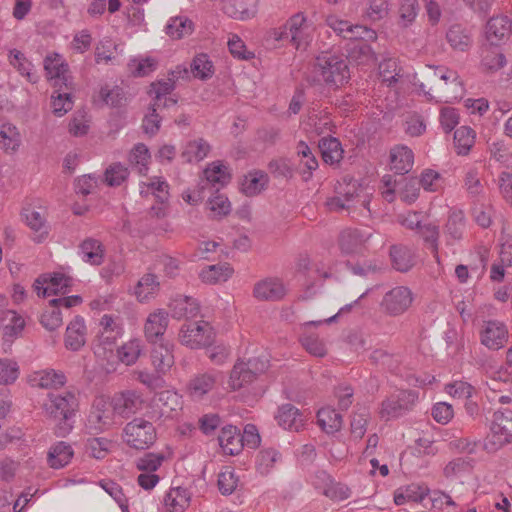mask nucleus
I'll return each mask as SVG.
<instances>
[{
    "label": "nucleus",
    "mask_w": 512,
    "mask_h": 512,
    "mask_svg": "<svg viewBox=\"0 0 512 512\" xmlns=\"http://www.w3.org/2000/svg\"><path fill=\"white\" fill-rule=\"evenodd\" d=\"M79 402L74 392H49L42 404L45 416L57 422L54 433L57 437H65L73 429V421Z\"/></svg>",
    "instance_id": "f257e3e1"
},
{
    "label": "nucleus",
    "mask_w": 512,
    "mask_h": 512,
    "mask_svg": "<svg viewBox=\"0 0 512 512\" xmlns=\"http://www.w3.org/2000/svg\"><path fill=\"white\" fill-rule=\"evenodd\" d=\"M313 73L318 82L329 87H340L350 79L347 61L335 54L323 53L316 57Z\"/></svg>",
    "instance_id": "f03ea898"
},
{
    "label": "nucleus",
    "mask_w": 512,
    "mask_h": 512,
    "mask_svg": "<svg viewBox=\"0 0 512 512\" xmlns=\"http://www.w3.org/2000/svg\"><path fill=\"white\" fill-rule=\"evenodd\" d=\"M157 439L156 428L152 422L136 417L128 422L122 430V440L136 450L149 449Z\"/></svg>",
    "instance_id": "7ed1b4c3"
},
{
    "label": "nucleus",
    "mask_w": 512,
    "mask_h": 512,
    "mask_svg": "<svg viewBox=\"0 0 512 512\" xmlns=\"http://www.w3.org/2000/svg\"><path fill=\"white\" fill-rule=\"evenodd\" d=\"M310 27L306 16L302 12L292 15L284 25L270 31V37L275 41H289L296 48L309 41Z\"/></svg>",
    "instance_id": "20e7f679"
},
{
    "label": "nucleus",
    "mask_w": 512,
    "mask_h": 512,
    "mask_svg": "<svg viewBox=\"0 0 512 512\" xmlns=\"http://www.w3.org/2000/svg\"><path fill=\"white\" fill-rule=\"evenodd\" d=\"M491 437L483 442V449L487 452H495L504 444L512 440V409H499L494 412L490 425Z\"/></svg>",
    "instance_id": "39448f33"
},
{
    "label": "nucleus",
    "mask_w": 512,
    "mask_h": 512,
    "mask_svg": "<svg viewBox=\"0 0 512 512\" xmlns=\"http://www.w3.org/2000/svg\"><path fill=\"white\" fill-rule=\"evenodd\" d=\"M215 337L214 328L204 320L183 324L178 334L180 343L191 349L210 347Z\"/></svg>",
    "instance_id": "423d86ee"
},
{
    "label": "nucleus",
    "mask_w": 512,
    "mask_h": 512,
    "mask_svg": "<svg viewBox=\"0 0 512 512\" xmlns=\"http://www.w3.org/2000/svg\"><path fill=\"white\" fill-rule=\"evenodd\" d=\"M417 400V391L400 390L381 402L379 416L384 421L402 417L413 409Z\"/></svg>",
    "instance_id": "0eeeda50"
},
{
    "label": "nucleus",
    "mask_w": 512,
    "mask_h": 512,
    "mask_svg": "<svg viewBox=\"0 0 512 512\" xmlns=\"http://www.w3.org/2000/svg\"><path fill=\"white\" fill-rule=\"evenodd\" d=\"M267 368L268 360L262 357L249 358L246 362L238 361L231 371L229 384L233 390H238L252 383Z\"/></svg>",
    "instance_id": "6e6552de"
},
{
    "label": "nucleus",
    "mask_w": 512,
    "mask_h": 512,
    "mask_svg": "<svg viewBox=\"0 0 512 512\" xmlns=\"http://www.w3.org/2000/svg\"><path fill=\"white\" fill-rule=\"evenodd\" d=\"M82 297L79 295L53 298L44 309L40 317L41 325L48 331H54L62 325L61 307L71 308L81 304Z\"/></svg>",
    "instance_id": "1a4fd4ad"
},
{
    "label": "nucleus",
    "mask_w": 512,
    "mask_h": 512,
    "mask_svg": "<svg viewBox=\"0 0 512 512\" xmlns=\"http://www.w3.org/2000/svg\"><path fill=\"white\" fill-rule=\"evenodd\" d=\"M115 415L117 414L111 404L98 401L87 418L86 428L89 434L97 435L112 428L116 424Z\"/></svg>",
    "instance_id": "9d476101"
},
{
    "label": "nucleus",
    "mask_w": 512,
    "mask_h": 512,
    "mask_svg": "<svg viewBox=\"0 0 512 512\" xmlns=\"http://www.w3.org/2000/svg\"><path fill=\"white\" fill-rule=\"evenodd\" d=\"M336 196L327 201L330 210L340 211L350 209L358 195L357 181L351 177L345 176L336 186Z\"/></svg>",
    "instance_id": "9b49d317"
},
{
    "label": "nucleus",
    "mask_w": 512,
    "mask_h": 512,
    "mask_svg": "<svg viewBox=\"0 0 512 512\" xmlns=\"http://www.w3.org/2000/svg\"><path fill=\"white\" fill-rule=\"evenodd\" d=\"M169 324V313L164 309H157L150 313L144 323V336L150 344L164 341V335Z\"/></svg>",
    "instance_id": "f8f14e48"
},
{
    "label": "nucleus",
    "mask_w": 512,
    "mask_h": 512,
    "mask_svg": "<svg viewBox=\"0 0 512 512\" xmlns=\"http://www.w3.org/2000/svg\"><path fill=\"white\" fill-rule=\"evenodd\" d=\"M144 400L140 393L135 390H126L116 394L111 400L114 412L122 418H129L131 415L142 409Z\"/></svg>",
    "instance_id": "ddd939ff"
},
{
    "label": "nucleus",
    "mask_w": 512,
    "mask_h": 512,
    "mask_svg": "<svg viewBox=\"0 0 512 512\" xmlns=\"http://www.w3.org/2000/svg\"><path fill=\"white\" fill-rule=\"evenodd\" d=\"M430 73L429 78L435 84L436 92H442L447 95L450 91L444 86L450 85L455 93H459V97L462 96L463 85L456 71L440 66L435 69L430 68ZM454 98H458V96L456 95Z\"/></svg>",
    "instance_id": "4468645a"
},
{
    "label": "nucleus",
    "mask_w": 512,
    "mask_h": 512,
    "mask_svg": "<svg viewBox=\"0 0 512 512\" xmlns=\"http://www.w3.org/2000/svg\"><path fill=\"white\" fill-rule=\"evenodd\" d=\"M327 25L339 36L348 40L364 39L365 37H375V32L362 25H352L346 20L338 19L335 16H329L326 20Z\"/></svg>",
    "instance_id": "2eb2a0df"
},
{
    "label": "nucleus",
    "mask_w": 512,
    "mask_h": 512,
    "mask_svg": "<svg viewBox=\"0 0 512 512\" xmlns=\"http://www.w3.org/2000/svg\"><path fill=\"white\" fill-rule=\"evenodd\" d=\"M44 69L47 78L53 81V86L58 88L65 87L66 90L71 89V79L67 75L68 65L64 63L59 55L47 56L44 60Z\"/></svg>",
    "instance_id": "dca6fc26"
},
{
    "label": "nucleus",
    "mask_w": 512,
    "mask_h": 512,
    "mask_svg": "<svg viewBox=\"0 0 512 512\" xmlns=\"http://www.w3.org/2000/svg\"><path fill=\"white\" fill-rule=\"evenodd\" d=\"M508 339V331L504 323L497 320L484 322L481 331V343L491 350H498L504 346Z\"/></svg>",
    "instance_id": "f3484780"
},
{
    "label": "nucleus",
    "mask_w": 512,
    "mask_h": 512,
    "mask_svg": "<svg viewBox=\"0 0 512 512\" xmlns=\"http://www.w3.org/2000/svg\"><path fill=\"white\" fill-rule=\"evenodd\" d=\"M413 301L411 290H388L381 302L382 308L390 315L405 312Z\"/></svg>",
    "instance_id": "a211bd4d"
},
{
    "label": "nucleus",
    "mask_w": 512,
    "mask_h": 512,
    "mask_svg": "<svg viewBox=\"0 0 512 512\" xmlns=\"http://www.w3.org/2000/svg\"><path fill=\"white\" fill-rule=\"evenodd\" d=\"M512 34V21L505 15L490 18L486 24V38L491 45L497 46Z\"/></svg>",
    "instance_id": "6ab92c4d"
},
{
    "label": "nucleus",
    "mask_w": 512,
    "mask_h": 512,
    "mask_svg": "<svg viewBox=\"0 0 512 512\" xmlns=\"http://www.w3.org/2000/svg\"><path fill=\"white\" fill-rule=\"evenodd\" d=\"M170 315L174 319L193 318L196 317L200 311L198 301L190 296L178 294L168 303Z\"/></svg>",
    "instance_id": "aec40b11"
},
{
    "label": "nucleus",
    "mask_w": 512,
    "mask_h": 512,
    "mask_svg": "<svg viewBox=\"0 0 512 512\" xmlns=\"http://www.w3.org/2000/svg\"><path fill=\"white\" fill-rule=\"evenodd\" d=\"M86 325L84 318L75 316L66 328L65 347L72 351L80 350L86 343Z\"/></svg>",
    "instance_id": "412c9836"
},
{
    "label": "nucleus",
    "mask_w": 512,
    "mask_h": 512,
    "mask_svg": "<svg viewBox=\"0 0 512 512\" xmlns=\"http://www.w3.org/2000/svg\"><path fill=\"white\" fill-rule=\"evenodd\" d=\"M414 163L413 151L407 146H395L390 151V169L396 174L404 175L408 173Z\"/></svg>",
    "instance_id": "4be33fe9"
},
{
    "label": "nucleus",
    "mask_w": 512,
    "mask_h": 512,
    "mask_svg": "<svg viewBox=\"0 0 512 512\" xmlns=\"http://www.w3.org/2000/svg\"><path fill=\"white\" fill-rule=\"evenodd\" d=\"M31 386L41 389H57L66 383V376L61 371L46 369L35 372L29 379Z\"/></svg>",
    "instance_id": "5701e85b"
},
{
    "label": "nucleus",
    "mask_w": 512,
    "mask_h": 512,
    "mask_svg": "<svg viewBox=\"0 0 512 512\" xmlns=\"http://www.w3.org/2000/svg\"><path fill=\"white\" fill-rule=\"evenodd\" d=\"M218 441L223 452L227 455H237L243 449L240 429L233 425H227L221 429Z\"/></svg>",
    "instance_id": "b1692460"
},
{
    "label": "nucleus",
    "mask_w": 512,
    "mask_h": 512,
    "mask_svg": "<svg viewBox=\"0 0 512 512\" xmlns=\"http://www.w3.org/2000/svg\"><path fill=\"white\" fill-rule=\"evenodd\" d=\"M279 426L286 430L299 431L303 426L304 418L298 408L292 404H283L278 408L275 416Z\"/></svg>",
    "instance_id": "393cba45"
},
{
    "label": "nucleus",
    "mask_w": 512,
    "mask_h": 512,
    "mask_svg": "<svg viewBox=\"0 0 512 512\" xmlns=\"http://www.w3.org/2000/svg\"><path fill=\"white\" fill-rule=\"evenodd\" d=\"M210 151L211 145L204 138H197L184 145L180 157L186 163H199L207 157Z\"/></svg>",
    "instance_id": "a878e982"
},
{
    "label": "nucleus",
    "mask_w": 512,
    "mask_h": 512,
    "mask_svg": "<svg viewBox=\"0 0 512 512\" xmlns=\"http://www.w3.org/2000/svg\"><path fill=\"white\" fill-rule=\"evenodd\" d=\"M151 362L157 373L165 374L174 364L172 350L164 341L152 344Z\"/></svg>",
    "instance_id": "bb28decb"
},
{
    "label": "nucleus",
    "mask_w": 512,
    "mask_h": 512,
    "mask_svg": "<svg viewBox=\"0 0 512 512\" xmlns=\"http://www.w3.org/2000/svg\"><path fill=\"white\" fill-rule=\"evenodd\" d=\"M348 44L347 56L357 64L366 65L376 60L375 53L371 46L364 39L351 40Z\"/></svg>",
    "instance_id": "cd10ccee"
},
{
    "label": "nucleus",
    "mask_w": 512,
    "mask_h": 512,
    "mask_svg": "<svg viewBox=\"0 0 512 512\" xmlns=\"http://www.w3.org/2000/svg\"><path fill=\"white\" fill-rule=\"evenodd\" d=\"M3 339L6 342L13 341L25 327V320L13 310L2 312Z\"/></svg>",
    "instance_id": "c85d7f7f"
},
{
    "label": "nucleus",
    "mask_w": 512,
    "mask_h": 512,
    "mask_svg": "<svg viewBox=\"0 0 512 512\" xmlns=\"http://www.w3.org/2000/svg\"><path fill=\"white\" fill-rule=\"evenodd\" d=\"M390 258L392 266L400 272H407L415 264V255L413 251L404 245L391 246Z\"/></svg>",
    "instance_id": "c756f323"
},
{
    "label": "nucleus",
    "mask_w": 512,
    "mask_h": 512,
    "mask_svg": "<svg viewBox=\"0 0 512 512\" xmlns=\"http://www.w3.org/2000/svg\"><path fill=\"white\" fill-rule=\"evenodd\" d=\"M366 237L358 229H346L339 236V247L345 254L360 252Z\"/></svg>",
    "instance_id": "7c9ffc66"
},
{
    "label": "nucleus",
    "mask_w": 512,
    "mask_h": 512,
    "mask_svg": "<svg viewBox=\"0 0 512 512\" xmlns=\"http://www.w3.org/2000/svg\"><path fill=\"white\" fill-rule=\"evenodd\" d=\"M318 147L322 159L327 164H336L343 158V149L340 141L335 137H324L320 139Z\"/></svg>",
    "instance_id": "2f4dec72"
},
{
    "label": "nucleus",
    "mask_w": 512,
    "mask_h": 512,
    "mask_svg": "<svg viewBox=\"0 0 512 512\" xmlns=\"http://www.w3.org/2000/svg\"><path fill=\"white\" fill-rule=\"evenodd\" d=\"M48 284L53 287L60 288H72L77 285L76 280L73 277L62 272H54L39 275L35 279L32 288H45L44 286Z\"/></svg>",
    "instance_id": "473e14b6"
},
{
    "label": "nucleus",
    "mask_w": 512,
    "mask_h": 512,
    "mask_svg": "<svg viewBox=\"0 0 512 512\" xmlns=\"http://www.w3.org/2000/svg\"><path fill=\"white\" fill-rule=\"evenodd\" d=\"M465 230V216L461 210L452 211L445 225V234L447 236V243L454 244L463 237Z\"/></svg>",
    "instance_id": "72a5a7b5"
},
{
    "label": "nucleus",
    "mask_w": 512,
    "mask_h": 512,
    "mask_svg": "<svg viewBox=\"0 0 512 512\" xmlns=\"http://www.w3.org/2000/svg\"><path fill=\"white\" fill-rule=\"evenodd\" d=\"M73 457V449L70 444L60 441L52 446L48 452V463L54 469L67 465Z\"/></svg>",
    "instance_id": "f704fd0d"
},
{
    "label": "nucleus",
    "mask_w": 512,
    "mask_h": 512,
    "mask_svg": "<svg viewBox=\"0 0 512 512\" xmlns=\"http://www.w3.org/2000/svg\"><path fill=\"white\" fill-rule=\"evenodd\" d=\"M446 39L453 49L459 51H466L472 43L469 31L460 24H453L449 27Z\"/></svg>",
    "instance_id": "c9c22d12"
},
{
    "label": "nucleus",
    "mask_w": 512,
    "mask_h": 512,
    "mask_svg": "<svg viewBox=\"0 0 512 512\" xmlns=\"http://www.w3.org/2000/svg\"><path fill=\"white\" fill-rule=\"evenodd\" d=\"M268 183V176L263 171H252L246 175L241 183V191L246 196L259 194Z\"/></svg>",
    "instance_id": "e433bc0d"
},
{
    "label": "nucleus",
    "mask_w": 512,
    "mask_h": 512,
    "mask_svg": "<svg viewBox=\"0 0 512 512\" xmlns=\"http://www.w3.org/2000/svg\"><path fill=\"white\" fill-rule=\"evenodd\" d=\"M319 426L328 434L339 431L342 427V416L330 407L322 408L317 413Z\"/></svg>",
    "instance_id": "4c0bfd02"
},
{
    "label": "nucleus",
    "mask_w": 512,
    "mask_h": 512,
    "mask_svg": "<svg viewBox=\"0 0 512 512\" xmlns=\"http://www.w3.org/2000/svg\"><path fill=\"white\" fill-rule=\"evenodd\" d=\"M475 131L468 126H461L454 132V147L458 155L466 156L475 143Z\"/></svg>",
    "instance_id": "58836bf2"
},
{
    "label": "nucleus",
    "mask_w": 512,
    "mask_h": 512,
    "mask_svg": "<svg viewBox=\"0 0 512 512\" xmlns=\"http://www.w3.org/2000/svg\"><path fill=\"white\" fill-rule=\"evenodd\" d=\"M166 34L173 39H181L191 35L194 31V23L188 17H172L165 27Z\"/></svg>",
    "instance_id": "ea45409f"
},
{
    "label": "nucleus",
    "mask_w": 512,
    "mask_h": 512,
    "mask_svg": "<svg viewBox=\"0 0 512 512\" xmlns=\"http://www.w3.org/2000/svg\"><path fill=\"white\" fill-rule=\"evenodd\" d=\"M80 251L83 260L90 264L100 265L103 261L104 250L98 240L92 238L84 240L80 245Z\"/></svg>",
    "instance_id": "a19ab883"
},
{
    "label": "nucleus",
    "mask_w": 512,
    "mask_h": 512,
    "mask_svg": "<svg viewBox=\"0 0 512 512\" xmlns=\"http://www.w3.org/2000/svg\"><path fill=\"white\" fill-rule=\"evenodd\" d=\"M232 274L233 268L229 265L221 267L211 265L201 271L200 277L205 284L215 285L225 282Z\"/></svg>",
    "instance_id": "79ce46f5"
},
{
    "label": "nucleus",
    "mask_w": 512,
    "mask_h": 512,
    "mask_svg": "<svg viewBox=\"0 0 512 512\" xmlns=\"http://www.w3.org/2000/svg\"><path fill=\"white\" fill-rule=\"evenodd\" d=\"M203 173L208 183L221 187L226 185L231 179L228 168L219 161L211 163Z\"/></svg>",
    "instance_id": "37998d69"
},
{
    "label": "nucleus",
    "mask_w": 512,
    "mask_h": 512,
    "mask_svg": "<svg viewBox=\"0 0 512 512\" xmlns=\"http://www.w3.org/2000/svg\"><path fill=\"white\" fill-rule=\"evenodd\" d=\"M215 384V377L210 373L195 376L190 380L189 391L192 397L201 398L208 393Z\"/></svg>",
    "instance_id": "c03bdc74"
},
{
    "label": "nucleus",
    "mask_w": 512,
    "mask_h": 512,
    "mask_svg": "<svg viewBox=\"0 0 512 512\" xmlns=\"http://www.w3.org/2000/svg\"><path fill=\"white\" fill-rule=\"evenodd\" d=\"M191 71L195 78L200 80L210 79L214 74V66L207 54H198L191 64Z\"/></svg>",
    "instance_id": "a18cd8bd"
},
{
    "label": "nucleus",
    "mask_w": 512,
    "mask_h": 512,
    "mask_svg": "<svg viewBox=\"0 0 512 512\" xmlns=\"http://www.w3.org/2000/svg\"><path fill=\"white\" fill-rule=\"evenodd\" d=\"M51 106L54 115L61 117L70 111L73 107L72 96L69 92L63 91L59 88L51 96Z\"/></svg>",
    "instance_id": "49530a36"
},
{
    "label": "nucleus",
    "mask_w": 512,
    "mask_h": 512,
    "mask_svg": "<svg viewBox=\"0 0 512 512\" xmlns=\"http://www.w3.org/2000/svg\"><path fill=\"white\" fill-rule=\"evenodd\" d=\"M10 63L13 65L21 75L26 76L29 82L36 83L37 76L31 72L32 64L29 62L25 55L19 50L13 49L10 51Z\"/></svg>",
    "instance_id": "de8ad7c7"
},
{
    "label": "nucleus",
    "mask_w": 512,
    "mask_h": 512,
    "mask_svg": "<svg viewBox=\"0 0 512 512\" xmlns=\"http://www.w3.org/2000/svg\"><path fill=\"white\" fill-rule=\"evenodd\" d=\"M175 89V82L172 79L159 80L151 83L148 91L153 96V106H161L162 98L168 96Z\"/></svg>",
    "instance_id": "09e8293b"
},
{
    "label": "nucleus",
    "mask_w": 512,
    "mask_h": 512,
    "mask_svg": "<svg viewBox=\"0 0 512 512\" xmlns=\"http://www.w3.org/2000/svg\"><path fill=\"white\" fill-rule=\"evenodd\" d=\"M110 441L104 437H91L86 440L85 451L95 459H103L109 452Z\"/></svg>",
    "instance_id": "8fccbe9b"
},
{
    "label": "nucleus",
    "mask_w": 512,
    "mask_h": 512,
    "mask_svg": "<svg viewBox=\"0 0 512 512\" xmlns=\"http://www.w3.org/2000/svg\"><path fill=\"white\" fill-rule=\"evenodd\" d=\"M155 401L158 406H161L162 414H170L181 407L180 396L170 390L158 393Z\"/></svg>",
    "instance_id": "3c124183"
},
{
    "label": "nucleus",
    "mask_w": 512,
    "mask_h": 512,
    "mask_svg": "<svg viewBox=\"0 0 512 512\" xmlns=\"http://www.w3.org/2000/svg\"><path fill=\"white\" fill-rule=\"evenodd\" d=\"M418 232L433 255L438 258L439 226L433 223L424 224Z\"/></svg>",
    "instance_id": "603ef678"
},
{
    "label": "nucleus",
    "mask_w": 512,
    "mask_h": 512,
    "mask_svg": "<svg viewBox=\"0 0 512 512\" xmlns=\"http://www.w3.org/2000/svg\"><path fill=\"white\" fill-rule=\"evenodd\" d=\"M164 460L163 453L149 452L136 460V467L140 471L154 473L161 467Z\"/></svg>",
    "instance_id": "864d4df0"
},
{
    "label": "nucleus",
    "mask_w": 512,
    "mask_h": 512,
    "mask_svg": "<svg viewBox=\"0 0 512 512\" xmlns=\"http://www.w3.org/2000/svg\"><path fill=\"white\" fill-rule=\"evenodd\" d=\"M488 150L495 161L507 167L512 166V153L503 140L488 142Z\"/></svg>",
    "instance_id": "5fc2aeb1"
},
{
    "label": "nucleus",
    "mask_w": 512,
    "mask_h": 512,
    "mask_svg": "<svg viewBox=\"0 0 512 512\" xmlns=\"http://www.w3.org/2000/svg\"><path fill=\"white\" fill-rule=\"evenodd\" d=\"M160 107L161 106H153L151 103L148 108L149 112L143 118L142 129L144 133L150 136L156 135L160 129L162 121V116L158 113Z\"/></svg>",
    "instance_id": "6e6d98bb"
},
{
    "label": "nucleus",
    "mask_w": 512,
    "mask_h": 512,
    "mask_svg": "<svg viewBox=\"0 0 512 512\" xmlns=\"http://www.w3.org/2000/svg\"><path fill=\"white\" fill-rule=\"evenodd\" d=\"M129 176V170L121 163L111 164L105 171V182L111 187L120 186Z\"/></svg>",
    "instance_id": "4d7b16f0"
},
{
    "label": "nucleus",
    "mask_w": 512,
    "mask_h": 512,
    "mask_svg": "<svg viewBox=\"0 0 512 512\" xmlns=\"http://www.w3.org/2000/svg\"><path fill=\"white\" fill-rule=\"evenodd\" d=\"M141 353L139 340H131L117 349L118 358L126 365L136 362Z\"/></svg>",
    "instance_id": "13d9d810"
},
{
    "label": "nucleus",
    "mask_w": 512,
    "mask_h": 512,
    "mask_svg": "<svg viewBox=\"0 0 512 512\" xmlns=\"http://www.w3.org/2000/svg\"><path fill=\"white\" fill-rule=\"evenodd\" d=\"M19 377V366L16 361L8 358L0 359V384H13Z\"/></svg>",
    "instance_id": "bf43d9fd"
},
{
    "label": "nucleus",
    "mask_w": 512,
    "mask_h": 512,
    "mask_svg": "<svg viewBox=\"0 0 512 512\" xmlns=\"http://www.w3.org/2000/svg\"><path fill=\"white\" fill-rule=\"evenodd\" d=\"M298 156L305 159L304 165L307 169V172H303L304 179L307 181L312 176V171L318 168V161L314 154L312 153L310 147L304 142L300 141L296 147Z\"/></svg>",
    "instance_id": "052dcab7"
},
{
    "label": "nucleus",
    "mask_w": 512,
    "mask_h": 512,
    "mask_svg": "<svg viewBox=\"0 0 512 512\" xmlns=\"http://www.w3.org/2000/svg\"><path fill=\"white\" fill-rule=\"evenodd\" d=\"M399 72L400 69L396 59H384L379 64V74L382 77L383 82L388 83L389 86L398 81V77L400 76Z\"/></svg>",
    "instance_id": "680f3d73"
},
{
    "label": "nucleus",
    "mask_w": 512,
    "mask_h": 512,
    "mask_svg": "<svg viewBox=\"0 0 512 512\" xmlns=\"http://www.w3.org/2000/svg\"><path fill=\"white\" fill-rule=\"evenodd\" d=\"M481 64L488 72H495L506 65V58L500 51L491 49L485 53Z\"/></svg>",
    "instance_id": "e2e57ef3"
},
{
    "label": "nucleus",
    "mask_w": 512,
    "mask_h": 512,
    "mask_svg": "<svg viewBox=\"0 0 512 512\" xmlns=\"http://www.w3.org/2000/svg\"><path fill=\"white\" fill-rule=\"evenodd\" d=\"M100 485L118 503L123 512H128L127 499L119 484L112 480H102Z\"/></svg>",
    "instance_id": "0e129e2a"
},
{
    "label": "nucleus",
    "mask_w": 512,
    "mask_h": 512,
    "mask_svg": "<svg viewBox=\"0 0 512 512\" xmlns=\"http://www.w3.org/2000/svg\"><path fill=\"white\" fill-rule=\"evenodd\" d=\"M238 477L231 469H226L218 476V488L223 495L232 494L237 488Z\"/></svg>",
    "instance_id": "69168bd1"
},
{
    "label": "nucleus",
    "mask_w": 512,
    "mask_h": 512,
    "mask_svg": "<svg viewBox=\"0 0 512 512\" xmlns=\"http://www.w3.org/2000/svg\"><path fill=\"white\" fill-rule=\"evenodd\" d=\"M208 204L210 210L215 212L219 217H225L231 212V203L228 198L218 192L209 198Z\"/></svg>",
    "instance_id": "338daca9"
},
{
    "label": "nucleus",
    "mask_w": 512,
    "mask_h": 512,
    "mask_svg": "<svg viewBox=\"0 0 512 512\" xmlns=\"http://www.w3.org/2000/svg\"><path fill=\"white\" fill-rule=\"evenodd\" d=\"M440 123L445 133H450L459 123V114L455 108L444 107L440 111Z\"/></svg>",
    "instance_id": "774afa93"
}]
</instances>
